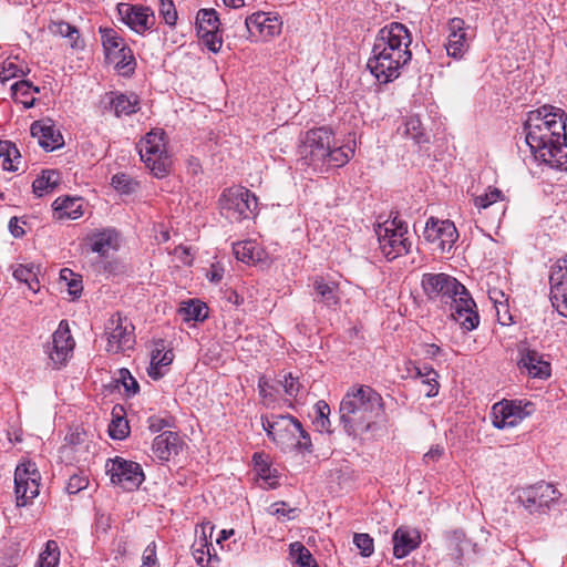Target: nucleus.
<instances>
[{"label":"nucleus","instance_id":"nucleus-32","mask_svg":"<svg viewBox=\"0 0 567 567\" xmlns=\"http://www.w3.org/2000/svg\"><path fill=\"white\" fill-rule=\"evenodd\" d=\"M60 173L54 169L42 171L41 175L38 176L32 183V190L35 196L43 197L54 192L60 185Z\"/></svg>","mask_w":567,"mask_h":567},{"label":"nucleus","instance_id":"nucleus-15","mask_svg":"<svg viewBox=\"0 0 567 567\" xmlns=\"http://www.w3.org/2000/svg\"><path fill=\"white\" fill-rule=\"evenodd\" d=\"M534 411L535 405L529 401H502L492 408V423L499 430L514 427Z\"/></svg>","mask_w":567,"mask_h":567},{"label":"nucleus","instance_id":"nucleus-43","mask_svg":"<svg viewBox=\"0 0 567 567\" xmlns=\"http://www.w3.org/2000/svg\"><path fill=\"white\" fill-rule=\"evenodd\" d=\"M117 406L113 409V419L109 425V434L113 440H124L130 434L128 422L117 413Z\"/></svg>","mask_w":567,"mask_h":567},{"label":"nucleus","instance_id":"nucleus-13","mask_svg":"<svg viewBox=\"0 0 567 567\" xmlns=\"http://www.w3.org/2000/svg\"><path fill=\"white\" fill-rule=\"evenodd\" d=\"M106 473L114 485L127 492L138 488L145 478L138 463L118 456L107 461Z\"/></svg>","mask_w":567,"mask_h":567},{"label":"nucleus","instance_id":"nucleus-61","mask_svg":"<svg viewBox=\"0 0 567 567\" xmlns=\"http://www.w3.org/2000/svg\"><path fill=\"white\" fill-rule=\"evenodd\" d=\"M111 527V516L101 511L95 514V528L97 533H106Z\"/></svg>","mask_w":567,"mask_h":567},{"label":"nucleus","instance_id":"nucleus-40","mask_svg":"<svg viewBox=\"0 0 567 567\" xmlns=\"http://www.w3.org/2000/svg\"><path fill=\"white\" fill-rule=\"evenodd\" d=\"M354 154V148L351 145L336 146L333 142L332 147L329 150V155L324 163L336 167L346 165Z\"/></svg>","mask_w":567,"mask_h":567},{"label":"nucleus","instance_id":"nucleus-9","mask_svg":"<svg viewBox=\"0 0 567 567\" xmlns=\"http://www.w3.org/2000/svg\"><path fill=\"white\" fill-rule=\"evenodd\" d=\"M421 286L429 300L440 301L444 306L453 303L454 299L466 289L456 278L444 272L424 274Z\"/></svg>","mask_w":567,"mask_h":567},{"label":"nucleus","instance_id":"nucleus-25","mask_svg":"<svg viewBox=\"0 0 567 567\" xmlns=\"http://www.w3.org/2000/svg\"><path fill=\"white\" fill-rule=\"evenodd\" d=\"M30 132L32 137L38 138L39 145L47 152H52L64 145V140L51 120L34 121Z\"/></svg>","mask_w":567,"mask_h":567},{"label":"nucleus","instance_id":"nucleus-23","mask_svg":"<svg viewBox=\"0 0 567 567\" xmlns=\"http://www.w3.org/2000/svg\"><path fill=\"white\" fill-rule=\"evenodd\" d=\"M75 341L71 336L66 320H61L58 329L52 334V348L49 352L50 359L55 365H63L71 357Z\"/></svg>","mask_w":567,"mask_h":567},{"label":"nucleus","instance_id":"nucleus-36","mask_svg":"<svg viewBox=\"0 0 567 567\" xmlns=\"http://www.w3.org/2000/svg\"><path fill=\"white\" fill-rule=\"evenodd\" d=\"M289 557L295 567H319L310 550L300 542L289 545Z\"/></svg>","mask_w":567,"mask_h":567},{"label":"nucleus","instance_id":"nucleus-62","mask_svg":"<svg viewBox=\"0 0 567 567\" xmlns=\"http://www.w3.org/2000/svg\"><path fill=\"white\" fill-rule=\"evenodd\" d=\"M261 424L268 437L276 442L275 426L277 425V415L272 414L270 417L261 416Z\"/></svg>","mask_w":567,"mask_h":567},{"label":"nucleus","instance_id":"nucleus-12","mask_svg":"<svg viewBox=\"0 0 567 567\" xmlns=\"http://www.w3.org/2000/svg\"><path fill=\"white\" fill-rule=\"evenodd\" d=\"M409 62L398 52H381L379 49H372L367 66L380 83L386 84L398 79L401 70Z\"/></svg>","mask_w":567,"mask_h":567},{"label":"nucleus","instance_id":"nucleus-50","mask_svg":"<svg viewBox=\"0 0 567 567\" xmlns=\"http://www.w3.org/2000/svg\"><path fill=\"white\" fill-rule=\"evenodd\" d=\"M353 544L357 546V548L360 550V554L363 557H369L373 554L374 546H373V538L365 533H358L353 536Z\"/></svg>","mask_w":567,"mask_h":567},{"label":"nucleus","instance_id":"nucleus-16","mask_svg":"<svg viewBox=\"0 0 567 567\" xmlns=\"http://www.w3.org/2000/svg\"><path fill=\"white\" fill-rule=\"evenodd\" d=\"M106 351L118 353L133 348L134 326L120 315L112 316L105 326Z\"/></svg>","mask_w":567,"mask_h":567},{"label":"nucleus","instance_id":"nucleus-8","mask_svg":"<svg viewBox=\"0 0 567 567\" xmlns=\"http://www.w3.org/2000/svg\"><path fill=\"white\" fill-rule=\"evenodd\" d=\"M334 142V133L327 126H320L306 132L299 146V154L308 165L324 164L329 150Z\"/></svg>","mask_w":567,"mask_h":567},{"label":"nucleus","instance_id":"nucleus-27","mask_svg":"<svg viewBox=\"0 0 567 567\" xmlns=\"http://www.w3.org/2000/svg\"><path fill=\"white\" fill-rule=\"evenodd\" d=\"M464 20L453 18L449 22L450 34L445 44L446 52L454 59H461L468 49L467 34Z\"/></svg>","mask_w":567,"mask_h":567},{"label":"nucleus","instance_id":"nucleus-34","mask_svg":"<svg viewBox=\"0 0 567 567\" xmlns=\"http://www.w3.org/2000/svg\"><path fill=\"white\" fill-rule=\"evenodd\" d=\"M252 462L255 466V471L257 472V475L265 481V483L268 485L269 488H276L277 487V471L272 470L268 457L262 453H255L252 455Z\"/></svg>","mask_w":567,"mask_h":567},{"label":"nucleus","instance_id":"nucleus-52","mask_svg":"<svg viewBox=\"0 0 567 567\" xmlns=\"http://www.w3.org/2000/svg\"><path fill=\"white\" fill-rule=\"evenodd\" d=\"M501 197L502 192L498 188H493L488 193L476 196L474 204L478 209H485L496 203Z\"/></svg>","mask_w":567,"mask_h":567},{"label":"nucleus","instance_id":"nucleus-35","mask_svg":"<svg viewBox=\"0 0 567 567\" xmlns=\"http://www.w3.org/2000/svg\"><path fill=\"white\" fill-rule=\"evenodd\" d=\"M37 270L38 268L33 264H19L12 266V276L17 281L25 284L31 291L37 292L40 288Z\"/></svg>","mask_w":567,"mask_h":567},{"label":"nucleus","instance_id":"nucleus-22","mask_svg":"<svg viewBox=\"0 0 567 567\" xmlns=\"http://www.w3.org/2000/svg\"><path fill=\"white\" fill-rule=\"evenodd\" d=\"M117 12L121 20L136 33L143 34L154 24V14L147 7L118 3Z\"/></svg>","mask_w":567,"mask_h":567},{"label":"nucleus","instance_id":"nucleus-56","mask_svg":"<svg viewBox=\"0 0 567 567\" xmlns=\"http://www.w3.org/2000/svg\"><path fill=\"white\" fill-rule=\"evenodd\" d=\"M300 434L296 433L293 447L300 452H311L312 443L309 433L300 424Z\"/></svg>","mask_w":567,"mask_h":567},{"label":"nucleus","instance_id":"nucleus-58","mask_svg":"<svg viewBox=\"0 0 567 567\" xmlns=\"http://www.w3.org/2000/svg\"><path fill=\"white\" fill-rule=\"evenodd\" d=\"M87 484L89 480L85 476L74 474L69 478L65 488L69 494H76L80 491L86 488Z\"/></svg>","mask_w":567,"mask_h":567},{"label":"nucleus","instance_id":"nucleus-37","mask_svg":"<svg viewBox=\"0 0 567 567\" xmlns=\"http://www.w3.org/2000/svg\"><path fill=\"white\" fill-rule=\"evenodd\" d=\"M233 252L237 260L243 262H255L260 260L259 249L251 240L239 241L233 245Z\"/></svg>","mask_w":567,"mask_h":567},{"label":"nucleus","instance_id":"nucleus-11","mask_svg":"<svg viewBox=\"0 0 567 567\" xmlns=\"http://www.w3.org/2000/svg\"><path fill=\"white\" fill-rule=\"evenodd\" d=\"M40 472L35 463L28 461L17 465L14 471V493L18 507L29 505L39 495Z\"/></svg>","mask_w":567,"mask_h":567},{"label":"nucleus","instance_id":"nucleus-2","mask_svg":"<svg viewBox=\"0 0 567 567\" xmlns=\"http://www.w3.org/2000/svg\"><path fill=\"white\" fill-rule=\"evenodd\" d=\"M339 413L344 432L354 439L360 437L383 413V399L369 385L353 386L343 396Z\"/></svg>","mask_w":567,"mask_h":567},{"label":"nucleus","instance_id":"nucleus-30","mask_svg":"<svg viewBox=\"0 0 567 567\" xmlns=\"http://www.w3.org/2000/svg\"><path fill=\"white\" fill-rule=\"evenodd\" d=\"M90 245L92 251L100 256H105L110 250H116L118 248V234L112 228L94 233L90 237Z\"/></svg>","mask_w":567,"mask_h":567},{"label":"nucleus","instance_id":"nucleus-38","mask_svg":"<svg viewBox=\"0 0 567 567\" xmlns=\"http://www.w3.org/2000/svg\"><path fill=\"white\" fill-rule=\"evenodd\" d=\"M21 157L17 146L10 141H0V158H2V168L9 172H17L18 165L14 164Z\"/></svg>","mask_w":567,"mask_h":567},{"label":"nucleus","instance_id":"nucleus-48","mask_svg":"<svg viewBox=\"0 0 567 567\" xmlns=\"http://www.w3.org/2000/svg\"><path fill=\"white\" fill-rule=\"evenodd\" d=\"M114 381L123 385L125 393L128 396L135 395L140 391V385L136 379L131 374L130 370L125 368L117 371V377Z\"/></svg>","mask_w":567,"mask_h":567},{"label":"nucleus","instance_id":"nucleus-63","mask_svg":"<svg viewBox=\"0 0 567 567\" xmlns=\"http://www.w3.org/2000/svg\"><path fill=\"white\" fill-rule=\"evenodd\" d=\"M148 429L152 433L161 432L165 427H169L171 423L168 420L158 417V416H151L148 417Z\"/></svg>","mask_w":567,"mask_h":567},{"label":"nucleus","instance_id":"nucleus-44","mask_svg":"<svg viewBox=\"0 0 567 567\" xmlns=\"http://www.w3.org/2000/svg\"><path fill=\"white\" fill-rule=\"evenodd\" d=\"M60 560V549L55 540H48L45 549L40 554L37 567H56Z\"/></svg>","mask_w":567,"mask_h":567},{"label":"nucleus","instance_id":"nucleus-6","mask_svg":"<svg viewBox=\"0 0 567 567\" xmlns=\"http://www.w3.org/2000/svg\"><path fill=\"white\" fill-rule=\"evenodd\" d=\"M220 214L230 221L249 218L257 209V197L243 186L225 189L219 197Z\"/></svg>","mask_w":567,"mask_h":567},{"label":"nucleus","instance_id":"nucleus-7","mask_svg":"<svg viewBox=\"0 0 567 567\" xmlns=\"http://www.w3.org/2000/svg\"><path fill=\"white\" fill-rule=\"evenodd\" d=\"M102 47L105 59L115 64V69L123 75H131L136 68L133 51L127 47L122 37L112 28H100Z\"/></svg>","mask_w":567,"mask_h":567},{"label":"nucleus","instance_id":"nucleus-26","mask_svg":"<svg viewBox=\"0 0 567 567\" xmlns=\"http://www.w3.org/2000/svg\"><path fill=\"white\" fill-rule=\"evenodd\" d=\"M421 533L417 528L406 525L398 527L392 535L393 556L402 559L421 545Z\"/></svg>","mask_w":567,"mask_h":567},{"label":"nucleus","instance_id":"nucleus-10","mask_svg":"<svg viewBox=\"0 0 567 567\" xmlns=\"http://www.w3.org/2000/svg\"><path fill=\"white\" fill-rule=\"evenodd\" d=\"M412 43V35L405 24L391 22L381 28L375 37L373 48L381 52H398L403 54L405 61H411L412 52L409 47Z\"/></svg>","mask_w":567,"mask_h":567},{"label":"nucleus","instance_id":"nucleus-53","mask_svg":"<svg viewBox=\"0 0 567 567\" xmlns=\"http://www.w3.org/2000/svg\"><path fill=\"white\" fill-rule=\"evenodd\" d=\"M437 378V372L434 369H432L431 371H427L425 378L421 380V382L427 388L425 390V395L427 398H433L439 394L440 384Z\"/></svg>","mask_w":567,"mask_h":567},{"label":"nucleus","instance_id":"nucleus-1","mask_svg":"<svg viewBox=\"0 0 567 567\" xmlns=\"http://www.w3.org/2000/svg\"><path fill=\"white\" fill-rule=\"evenodd\" d=\"M566 121L563 109L545 104L527 113L523 133L535 159L567 172Z\"/></svg>","mask_w":567,"mask_h":567},{"label":"nucleus","instance_id":"nucleus-64","mask_svg":"<svg viewBox=\"0 0 567 567\" xmlns=\"http://www.w3.org/2000/svg\"><path fill=\"white\" fill-rule=\"evenodd\" d=\"M444 454V447L442 445H434L427 453L424 454L423 461L429 464L431 462H437Z\"/></svg>","mask_w":567,"mask_h":567},{"label":"nucleus","instance_id":"nucleus-14","mask_svg":"<svg viewBox=\"0 0 567 567\" xmlns=\"http://www.w3.org/2000/svg\"><path fill=\"white\" fill-rule=\"evenodd\" d=\"M281 25L282 22L278 17L264 11L252 13L240 24L246 32L243 35L251 42L272 39L281 32Z\"/></svg>","mask_w":567,"mask_h":567},{"label":"nucleus","instance_id":"nucleus-59","mask_svg":"<svg viewBox=\"0 0 567 567\" xmlns=\"http://www.w3.org/2000/svg\"><path fill=\"white\" fill-rule=\"evenodd\" d=\"M24 75V72L12 62H4L0 69V81L6 82L12 78Z\"/></svg>","mask_w":567,"mask_h":567},{"label":"nucleus","instance_id":"nucleus-45","mask_svg":"<svg viewBox=\"0 0 567 567\" xmlns=\"http://www.w3.org/2000/svg\"><path fill=\"white\" fill-rule=\"evenodd\" d=\"M111 185L121 194L130 195L136 192L140 184L125 173H117L112 176Z\"/></svg>","mask_w":567,"mask_h":567},{"label":"nucleus","instance_id":"nucleus-51","mask_svg":"<svg viewBox=\"0 0 567 567\" xmlns=\"http://www.w3.org/2000/svg\"><path fill=\"white\" fill-rule=\"evenodd\" d=\"M203 540L204 543H200L202 548L194 550V557L203 567H216L215 563H218V559L216 557H212L210 546L207 545L206 539Z\"/></svg>","mask_w":567,"mask_h":567},{"label":"nucleus","instance_id":"nucleus-17","mask_svg":"<svg viewBox=\"0 0 567 567\" xmlns=\"http://www.w3.org/2000/svg\"><path fill=\"white\" fill-rule=\"evenodd\" d=\"M517 367L530 378L546 380L551 374L550 363L543 359V355L530 348L526 340L519 341L516 347Z\"/></svg>","mask_w":567,"mask_h":567},{"label":"nucleus","instance_id":"nucleus-21","mask_svg":"<svg viewBox=\"0 0 567 567\" xmlns=\"http://www.w3.org/2000/svg\"><path fill=\"white\" fill-rule=\"evenodd\" d=\"M102 113L112 112L116 117L128 116L138 111V97L135 94H125L110 91L101 96Z\"/></svg>","mask_w":567,"mask_h":567},{"label":"nucleus","instance_id":"nucleus-39","mask_svg":"<svg viewBox=\"0 0 567 567\" xmlns=\"http://www.w3.org/2000/svg\"><path fill=\"white\" fill-rule=\"evenodd\" d=\"M197 32L218 31L220 21L215 9H200L196 17Z\"/></svg>","mask_w":567,"mask_h":567},{"label":"nucleus","instance_id":"nucleus-24","mask_svg":"<svg viewBox=\"0 0 567 567\" xmlns=\"http://www.w3.org/2000/svg\"><path fill=\"white\" fill-rule=\"evenodd\" d=\"M445 549L449 557L457 565H463L470 553H474L476 544L462 529L449 530L444 534Z\"/></svg>","mask_w":567,"mask_h":567},{"label":"nucleus","instance_id":"nucleus-49","mask_svg":"<svg viewBox=\"0 0 567 567\" xmlns=\"http://www.w3.org/2000/svg\"><path fill=\"white\" fill-rule=\"evenodd\" d=\"M197 35L209 51H212L213 53H217L220 51L223 45L220 30L197 32Z\"/></svg>","mask_w":567,"mask_h":567},{"label":"nucleus","instance_id":"nucleus-18","mask_svg":"<svg viewBox=\"0 0 567 567\" xmlns=\"http://www.w3.org/2000/svg\"><path fill=\"white\" fill-rule=\"evenodd\" d=\"M549 285L551 306L561 317L567 318V255L551 266Z\"/></svg>","mask_w":567,"mask_h":567},{"label":"nucleus","instance_id":"nucleus-28","mask_svg":"<svg viewBox=\"0 0 567 567\" xmlns=\"http://www.w3.org/2000/svg\"><path fill=\"white\" fill-rule=\"evenodd\" d=\"M154 454L162 461H168L181 451V439L177 433L165 431L158 434L152 445Z\"/></svg>","mask_w":567,"mask_h":567},{"label":"nucleus","instance_id":"nucleus-60","mask_svg":"<svg viewBox=\"0 0 567 567\" xmlns=\"http://www.w3.org/2000/svg\"><path fill=\"white\" fill-rule=\"evenodd\" d=\"M159 13L162 14L165 23L168 25H175L177 20V11L173 2L162 3Z\"/></svg>","mask_w":567,"mask_h":567},{"label":"nucleus","instance_id":"nucleus-29","mask_svg":"<svg viewBox=\"0 0 567 567\" xmlns=\"http://www.w3.org/2000/svg\"><path fill=\"white\" fill-rule=\"evenodd\" d=\"M296 433L300 432V422L292 415H277V425L275 426L276 442L281 445L292 446L296 441Z\"/></svg>","mask_w":567,"mask_h":567},{"label":"nucleus","instance_id":"nucleus-33","mask_svg":"<svg viewBox=\"0 0 567 567\" xmlns=\"http://www.w3.org/2000/svg\"><path fill=\"white\" fill-rule=\"evenodd\" d=\"M313 287L317 293L315 298L316 302L327 307H334L339 303V288L334 282H326L323 279H317Z\"/></svg>","mask_w":567,"mask_h":567},{"label":"nucleus","instance_id":"nucleus-42","mask_svg":"<svg viewBox=\"0 0 567 567\" xmlns=\"http://www.w3.org/2000/svg\"><path fill=\"white\" fill-rule=\"evenodd\" d=\"M32 89V83L28 80H21L11 85L12 94L16 101L21 103L24 109H31L35 104L34 97H29Z\"/></svg>","mask_w":567,"mask_h":567},{"label":"nucleus","instance_id":"nucleus-5","mask_svg":"<svg viewBox=\"0 0 567 567\" xmlns=\"http://www.w3.org/2000/svg\"><path fill=\"white\" fill-rule=\"evenodd\" d=\"M518 503L532 515H544L559 506L561 493L550 483L539 482L518 491Z\"/></svg>","mask_w":567,"mask_h":567},{"label":"nucleus","instance_id":"nucleus-57","mask_svg":"<svg viewBox=\"0 0 567 567\" xmlns=\"http://www.w3.org/2000/svg\"><path fill=\"white\" fill-rule=\"evenodd\" d=\"M141 567H158L155 542L150 543L144 549Z\"/></svg>","mask_w":567,"mask_h":567},{"label":"nucleus","instance_id":"nucleus-20","mask_svg":"<svg viewBox=\"0 0 567 567\" xmlns=\"http://www.w3.org/2000/svg\"><path fill=\"white\" fill-rule=\"evenodd\" d=\"M447 307L453 320L458 322L464 330L472 331L477 328L480 316L476 311V303L467 289H464Z\"/></svg>","mask_w":567,"mask_h":567},{"label":"nucleus","instance_id":"nucleus-46","mask_svg":"<svg viewBox=\"0 0 567 567\" xmlns=\"http://www.w3.org/2000/svg\"><path fill=\"white\" fill-rule=\"evenodd\" d=\"M182 310L187 320L204 321L208 316L207 306L198 300H190Z\"/></svg>","mask_w":567,"mask_h":567},{"label":"nucleus","instance_id":"nucleus-54","mask_svg":"<svg viewBox=\"0 0 567 567\" xmlns=\"http://www.w3.org/2000/svg\"><path fill=\"white\" fill-rule=\"evenodd\" d=\"M316 412L317 417L316 422L318 426L321 427V430H327L330 425L329 414H330V406L324 401H319L316 404Z\"/></svg>","mask_w":567,"mask_h":567},{"label":"nucleus","instance_id":"nucleus-4","mask_svg":"<svg viewBox=\"0 0 567 567\" xmlns=\"http://www.w3.org/2000/svg\"><path fill=\"white\" fill-rule=\"evenodd\" d=\"M406 234L408 224L398 215L383 224H378L375 235L381 252L388 260H394L410 251L412 243L408 239Z\"/></svg>","mask_w":567,"mask_h":567},{"label":"nucleus","instance_id":"nucleus-19","mask_svg":"<svg viewBox=\"0 0 567 567\" xmlns=\"http://www.w3.org/2000/svg\"><path fill=\"white\" fill-rule=\"evenodd\" d=\"M423 237L427 243L435 244L441 252H449L457 240L458 233L453 221L431 217L425 224Z\"/></svg>","mask_w":567,"mask_h":567},{"label":"nucleus","instance_id":"nucleus-3","mask_svg":"<svg viewBox=\"0 0 567 567\" xmlns=\"http://www.w3.org/2000/svg\"><path fill=\"white\" fill-rule=\"evenodd\" d=\"M141 159L157 178L165 177L171 169L172 161L166 150V133L162 128L148 132L137 144Z\"/></svg>","mask_w":567,"mask_h":567},{"label":"nucleus","instance_id":"nucleus-31","mask_svg":"<svg viewBox=\"0 0 567 567\" xmlns=\"http://www.w3.org/2000/svg\"><path fill=\"white\" fill-rule=\"evenodd\" d=\"M52 207L58 219H78L83 215V203L80 197H58Z\"/></svg>","mask_w":567,"mask_h":567},{"label":"nucleus","instance_id":"nucleus-55","mask_svg":"<svg viewBox=\"0 0 567 567\" xmlns=\"http://www.w3.org/2000/svg\"><path fill=\"white\" fill-rule=\"evenodd\" d=\"M281 384L285 389L286 394L292 398H297L302 388L301 383L299 382V379L295 378L291 373H288L284 377Z\"/></svg>","mask_w":567,"mask_h":567},{"label":"nucleus","instance_id":"nucleus-47","mask_svg":"<svg viewBox=\"0 0 567 567\" xmlns=\"http://www.w3.org/2000/svg\"><path fill=\"white\" fill-rule=\"evenodd\" d=\"M403 135L420 144L424 142L422 123L417 116H409L404 122Z\"/></svg>","mask_w":567,"mask_h":567},{"label":"nucleus","instance_id":"nucleus-41","mask_svg":"<svg viewBox=\"0 0 567 567\" xmlns=\"http://www.w3.org/2000/svg\"><path fill=\"white\" fill-rule=\"evenodd\" d=\"M174 354L172 351L163 352L162 350L156 349L152 352L151 365L148 369V375L156 380L163 375L159 371L162 367H167L172 363Z\"/></svg>","mask_w":567,"mask_h":567}]
</instances>
